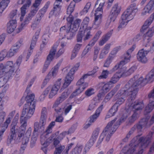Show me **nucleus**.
<instances>
[{
  "label": "nucleus",
  "instance_id": "nucleus-1",
  "mask_svg": "<svg viewBox=\"0 0 154 154\" xmlns=\"http://www.w3.org/2000/svg\"><path fill=\"white\" fill-rule=\"evenodd\" d=\"M138 78V75H136L131 79L124 88L118 91L115 97L117 98L122 96H129L127 100L128 102H131L130 101L135 99L139 85L143 86L150 81L154 80V67L144 79L142 77Z\"/></svg>",
  "mask_w": 154,
  "mask_h": 154
},
{
  "label": "nucleus",
  "instance_id": "nucleus-2",
  "mask_svg": "<svg viewBox=\"0 0 154 154\" xmlns=\"http://www.w3.org/2000/svg\"><path fill=\"white\" fill-rule=\"evenodd\" d=\"M34 95L32 94L26 98L27 103L24 105L20 119L22 124L20 129L21 130L25 131L27 126V120L31 117L34 113L35 107V102L34 101Z\"/></svg>",
  "mask_w": 154,
  "mask_h": 154
},
{
  "label": "nucleus",
  "instance_id": "nucleus-3",
  "mask_svg": "<svg viewBox=\"0 0 154 154\" xmlns=\"http://www.w3.org/2000/svg\"><path fill=\"white\" fill-rule=\"evenodd\" d=\"M153 133V132H151L146 137H140L138 140L139 143L137 145L131 143L129 145L124 147L119 154H132L138 147L140 150L139 151V154H142L143 149L146 148L151 142Z\"/></svg>",
  "mask_w": 154,
  "mask_h": 154
},
{
  "label": "nucleus",
  "instance_id": "nucleus-4",
  "mask_svg": "<svg viewBox=\"0 0 154 154\" xmlns=\"http://www.w3.org/2000/svg\"><path fill=\"white\" fill-rule=\"evenodd\" d=\"M127 118V116H125V117H124L123 116H122L119 120V121H117L115 123L113 126H112L116 121L117 119L116 118H115L114 119L109 123L100 135L97 144H100L105 137H106L105 140L107 142L109 141L110 137L116 131L120 125V123L124 121Z\"/></svg>",
  "mask_w": 154,
  "mask_h": 154
},
{
  "label": "nucleus",
  "instance_id": "nucleus-5",
  "mask_svg": "<svg viewBox=\"0 0 154 154\" xmlns=\"http://www.w3.org/2000/svg\"><path fill=\"white\" fill-rule=\"evenodd\" d=\"M81 21L80 19H77L74 22L73 24L69 23V26L66 29V33L65 35L67 39H72L75 35L76 32L79 27Z\"/></svg>",
  "mask_w": 154,
  "mask_h": 154
},
{
  "label": "nucleus",
  "instance_id": "nucleus-6",
  "mask_svg": "<svg viewBox=\"0 0 154 154\" xmlns=\"http://www.w3.org/2000/svg\"><path fill=\"white\" fill-rule=\"evenodd\" d=\"M137 11L136 4L133 3L131 4L127 8L123 14L121 18L125 19L129 21L132 19L135 15V12Z\"/></svg>",
  "mask_w": 154,
  "mask_h": 154
},
{
  "label": "nucleus",
  "instance_id": "nucleus-7",
  "mask_svg": "<svg viewBox=\"0 0 154 154\" xmlns=\"http://www.w3.org/2000/svg\"><path fill=\"white\" fill-rule=\"evenodd\" d=\"M79 66V63L76 64L73 68L71 69L70 72L67 74L66 77L65 82L63 86V87L64 88H67L70 84L73 79V75L75 72L78 70Z\"/></svg>",
  "mask_w": 154,
  "mask_h": 154
},
{
  "label": "nucleus",
  "instance_id": "nucleus-8",
  "mask_svg": "<svg viewBox=\"0 0 154 154\" xmlns=\"http://www.w3.org/2000/svg\"><path fill=\"white\" fill-rule=\"evenodd\" d=\"M59 42H57L54 45L52 48L51 49L49 53L48 56L46 60L45 61L44 65L48 68L49 66L50 62L54 59V56L55 55L56 52L57 47L59 45Z\"/></svg>",
  "mask_w": 154,
  "mask_h": 154
},
{
  "label": "nucleus",
  "instance_id": "nucleus-9",
  "mask_svg": "<svg viewBox=\"0 0 154 154\" xmlns=\"http://www.w3.org/2000/svg\"><path fill=\"white\" fill-rule=\"evenodd\" d=\"M150 51V50H146L144 48L139 50L137 54V59L138 61L142 63H146L148 59L146 56Z\"/></svg>",
  "mask_w": 154,
  "mask_h": 154
},
{
  "label": "nucleus",
  "instance_id": "nucleus-10",
  "mask_svg": "<svg viewBox=\"0 0 154 154\" xmlns=\"http://www.w3.org/2000/svg\"><path fill=\"white\" fill-rule=\"evenodd\" d=\"M120 10L121 7L119 6L118 3L116 4L113 6L109 16L111 22H113L115 20L119 14Z\"/></svg>",
  "mask_w": 154,
  "mask_h": 154
},
{
  "label": "nucleus",
  "instance_id": "nucleus-11",
  "mask_svg": "<svg viewBox=\"0 0 154 154\" xmlns=\"http://www.w3.org/2000/svg\"><path fill=\"white\" fill-rule=\"evenodd\" d=\"M11 127L9 136H8L7 140V143L8 145L11 143L13 140H14L15 139L16 133L18 131V127L17 126L12 124Z\"/></svg>",
  "mask_w": 154,
  "mask_h": 154
},
{
  "label": "nucleus",
  "instance_id": "nucleus-12",
  "mask_svg": "<svg viewBox=\"0 0 154 154\" xmlns=\"http://www.w3.org/2000/svg\"><path fill=\"white\" fill-rule=\"evenodd\" d=\"M37 12V9H35L34 10H32L28 14L25 18L23 23H22L20 26L18 28L19 32L22 30L25 25L29 23V21L32 19V17L35 15Z\"/></svg>",
  "mask_w": 154,
  "mask_h": 154
},
{
  "label": "nucleus",
  "instance_id": "nucleus-13",
  "mask_svg": "<svg viewBox=\"0 0 154 154\" xmlns=\"http://www.w3.org/2000/svg\"><path fill=\"white\" fill-rule=\"evenodd\" d=\"M22 39H20L7 52V57H10L13 56L18 51V49L22 44Z\"/></svg>",
  "mask_w": 154,
  "mask_h": 154
},
{
  "label": "nucleus",
  "instance_id": "nucleus-14",
  "mask_svg": "<svg viewBox=\"0 0 154 154\" xmlns=\"http://www.w3.org/2000/svg\"><path fill=\"white\" fill-rule=\"evenodd\" d=\"M75 7V2H72L70 3L67 8V14L69 15V16L66 19V20L68 22V23H67V25L68 26L69 23L71 24H73V23H72V22L73 21V19L72 16L71 14L73 11Z\"/></svg>",
  "mask_w": 154,
  "mask_h": 154
},
{
  "label": "nucleus",
  "instance_id": "nucleus-15",
  "mask_svg": "<svg viewBox=\"0 0 154 154\" xmlns=\"http://www.w3.org/2000/svg\"><path fill=\"white\" fill-rule=\"evenodd\" d=\"M15 69H16V66H14L12 61H8L5 66L3 65V71L5 73L9 72L10 74H12V73Z\"/></svg>",
  "mask_w": 154,
  "mask_h": 154
},
{
  "label": "nucleus",
  "instance_id": "nucleus-16",
  "mask_svg": "<svg viewBox=\"0 0 154 154\" xmlns=\"http://www.w3.org/2000/svg\"><path fill=\"white\" fill-rule=\"evenodd\" d=\"M133 111L137 113L138 111L141 110L143 107L144 105L142 101L136 100L131 104Z\"/></svg>",
  "mask_w": 154,
  "mask_h": 154
},
{
  "label": "nucleus",
  "instance_id": "nucleus-17",
  "mask_svg": "<svg viewBox=\"0 0 154 154\" xmlns=\"http://www.w3.org/2000/svg\"><path fill=\"white\" fill-rule=\"evenodd\" d=\"M69 93L68 91H65L61 94V96L57 99L54 104V106H57L63 101L65 100L68 97Z\"/></svg>",
  "mask_w": 154,
  "mask_h": 154
},
{
  "label": "nucleus",
  "instance_id": "nucleus-18",
  "mask_svg": "<svg viewBox=\"0 0 154 154\" xmlns=\"http://www.w3.org/2000/svg\"><path fill=\"white\" fill-rule=\"evenodd\" d=\"M17 26L16 20L15 19L10 20L7 24V31L8 33H11L14 31Z\"/></svg>",
  "mask_w": 154,
  "mask_h": 154
},
{
  "label": "nucleus",
  "instance_id": "nucleus-19",
  "mask_svg": "<svg viewBox=\"0 0 154 154\" xmlns=\"http://www.w3.org/2000/svg\"><path fill=\"white\" fill-rule=\"evenodd\" d=\"M99 88H101L103 91L105 93L109 91L113 86V85L109 82L106 83L100 82L99 83Z\"/></svg>",
  "mask_w": 154,
  "mask_h": 154
},
{
  "label": "nucleus",
  "instance_id": "nucleus-20",
  "mask_svg": "<svg viewBox=\"0 0 154 154\" xmlns=\"http://www.w3.org/2000/svg\"><path fill=\"white\" fill-rule=\"evenodd\" d=\"M102 14L96 13L94 14V20L93 24V26L94 28L98 27L101 22Z\"/></svg>",
  "mask_w": 154,
  "mask_h": 154
},
{
  "label": "nucleus",
  "instance_id": "nucleus-21",
  "mask_svg": "<svg viewBox=\"0 0 154 154\" xmlns=\"http://www.w3.org/2000/svg\"><path fill=\"white\" fill-rule=\"evenodd\" d=\"M103 108V105H101L97 109L95 114L91 116L89 122L91 123L94 122L98 117Z\"/></svg>",
  "mask_w": 154,
  "mask_h": 154
},
{
  "label": "nucleus",
  "instance_id": "nucleus-22",
  "mask_svg": "<svg viewBox=\"0 0 154 154\" xmlns=\"http://www.w3.org/2000/svg\"><path fill=\"white\" fill-rule=\"evenodd\" d=\"M154 33V26L148 29V31L144 35V40L148 42L150 41V37H152Z\"/></svg>",
  "mask_w": 154,
  "mask_h": 154
},
{
  "label": "nucleus",
  "instance_id": "nucleus-23",
  "mask_svg": "<svg viewBox=\"0 0 154 154\" xmlns=\"http://www.w3.org/2000/svg\"><path fill=\"white\" fill-rule=\"evenodd\" d=\"M32 132V128H29L25 134L22 138V144L23 145L27 144L29 140V138L30 137Z\"/></svg>",
  "mask_w": 154,
  "mask_h": 154
},
{
  "label": "nucleus",
  "instance_id": "nucleus-24",
  "mask_svg": "<svg viewBox=\"0 0 154 154\" xmlns=\"http://www.w3.org/2000/svg\"><path fill=\"white\" fill-rule=\"evenodd\" d=\"M124 73V72L120 71L119 72H116L115 74L112 77L111 79L109 82L110 83H112V85L113 84L116 83L119 80L122 75Z\"/></svg>",
  "mask_w": 154,
  "mask_h": 154
},
{
  "label": "nucleus",
  "instance_id": "nucleus-25",
  "mask_svg": "<svg viewBox=\"0 0 154 154\" xmlns=\"http://www.w3.org/2000/svg\"><path fill=\"white\" fill-rule=\"evenodd\" d=\"M113 32V30L111 29L109 32L105 36H103L102 39L99 42V45H103L108 41L110 37L111 36Z\"/></svg>",
  "mask_w": 154,
  "mask_h": 154
},
{
  "label": "nucleus",
  "instance_id": "nucleus-26",
  "mask_svg": "<svg viewBox=\"0 0 154 154\" xmlns=\"http://www.w3.org/2000/svg\"><path fill=\"white\" fill-rule=\"evenodd\" d=\"M34 130L33 132V134L32 138L37 139L38 135V130L39 129V123L38 122H36L34 124Z\"/></svg>",
  "mask_w": 154,
  "mask_h": 154
},
{
  "label": "nucleus",
  "instance_id": "nucleus-27",
  "mask_svg": "<svg viewBox=\"0 0 154 154\" xmlns=\"http://www.w3.org/2000/svg\"><path fill=\"white\" fill-rule=\"evenodd\" d=\"M4 74V76L0 78V83H1V85L2 86L7 82L12 75L9 72L5 73Z\"/></svg>",
  "mask_w": 154,
  "mask_h": 154
},
{
  "label": "nucleus",
  "instance_id": "nucleus-28",
  "mask_svg": "<svg viewBox=\"0 0 154 154\" xmlns=\"http://www.w3.org/2000/svg\"><path fill=\"white\" fill-rule=\"evenodd\" d=\"M118 106L114 104L109 110L108 113L106 116V118H108L114 115L118 110Z\"/></svg>",
  "mask_w": 154,
  "mask_h": 154
},
{
  "label": "nucleus",
  "instance_id": "nucleus-29",
  "mask_svg": "<svg viewBox=\"0 0 154 154\" xmlns=\"http://www.w3.org/2000/svg\"><path fill=\"white\" fill-rule=\"evenodd\" d=\"M154 19L153 18L150 16L149 18L146 20L144 25L140 29L141 31L144 32V30L147 29L148 26L152 23Z\"/></svg>",
  "mask_w": 154,
  "mask_h": 154
},
{
  "label": "nucleus",
  "instance_id": "nucleus-30",
  "mask_svg": "<svg viewBox=\"0 0 154 154\" xmlns=\"http://www.w3.org/2000/svg\"><path fill=\"white\" fill-rule=\"evenodd\" d=\"M60 7H53V9L50 12L49 17L53 15L55 16H58L60 13Z\"/></svg>",
  "mask_w": 154,
  "mask_h": 154
},
{
  "label": "nucleus",
  "instance_id": "nucleus-31",
  "mask_svg": "<svg viewBox=\"0 0 154 154\" xmlns=\"http://www.w3.org/2000/svg\"><path fill=\"white\" fill-rule=\"evenodd\" d=\"M84 36L85 37L83 38L84 41H85L89 39L92 36L91 34L90 29L87 28H85V29H82Z\"/></svg>",
  "mask_w": 154,
  "mask_h": 154
},
{
  "label": "nucleus",
  "instance_id": "nucleus-32",
  "mask_svg": "<svg viewBox=\"0 0 154 154\" xmlns=\"http://www.w3.org/2000/svg\"><path fill=\"white\" fill-rule=\"evenodd\" d=\"M154 108V101L150 102L145 107L144 111L145 115L150 113Z\"/></svg>",
  "mask_w": 154,
  "mask_h": 154
},
{
  "label": "nucleus",
  "instance_id": "nucleus-33",
  "mask_svg": "<svg viewBox=\"0 0 154 154\" xmlns=\"http://www.w3.org/2000/svg\"><path fill=\"white\" fill-rule=\"evenodd\" d=\"M60 65V63H58L54 67V68L49 72L48 75H49V76L51 78L52 76H55L58 71L59 67Z\"/></svg>",
  "mask_w": 154,
  "mask_h": 154
},
{
  "label": "nucleus",
  "instance_id": "nucleus-34",
  "mask_svg": "<svg viewBox=\"0 0 154 154\" xmlns=\"http://www.w3.org/2000/svg\"><path fill=\"white\" fill-rule=\"evenodd\" d=\"M135 48V46L134 45L131 48L128 50L126 53L124 54V60H126L128 59L129 60V62L130 61L131 57V54L134 50Z\"/></svg>",
  "mask_w": 154,
  "mask_h": 154
},
{
  "label": "nucleus",
  "instance_id": "nucleus-35",
  "mask_svg": "<svg viewBox=\"0 0 154 154\" xmlns=\"http://www.w3.org/2000/svg\"><path fill=\"white\" fill-rule=\"evenodd\" d=\"M47 118V117L41 116L39 124V129H41V132L44 130V126L46 123Z\"/></svg>",
  "mask_w": 154,
  "mask_h": 154
},
{
  "label": "nucleus",
  "instance_id": "nucleus-36",
  "mask_svg": "<svg viewBox=\"0 0 154 154\" xmlns=\"http://www.w3.org/2000/svg\"><path fill=\"white\" fill-rule=\"evenodd\" d=\"M66 132H63L62 133L59 134V131H57L53 134V137L61 141L66 135Z\"/></svg>",
  "mask_w": 154,
  "mask_h": 154
},
{
  "label": "nucleus",
  "instance_id": "nucleus-37",
  "mask_svg": "<svg viewBox=\"0 0 154 154\" xmlns=\"http://www.w3.org/2000/svg\"><path fill=\"white\" fill-rule=\"evenodd\" d=\"M39 32H36L35 34L33 36L31 41V45L30 47V49H33L35 46V45L36 42L38 37Z\"/></svg>",
  "mask_w": 154,
  "mask_h": 154
},
{
  "label": "nucleus",
  "instance_id": "nucleus-38",
  "mask_svg": "<svg viewBox=\"0 0 154 154\" xmlns=\"http://www.w3.org/2000/svg\"><path fill=\"white\" fill-rule=\"evenodd\" d=\"M85 76V75H83L82 77L76 83L77 85H79L80 86H82L83 87H85V88L88 86V84L86 82H84V79L86 78Z\"/></svg>",
  "mask_w": 154,
  "mask_h": 154
},
{
  "label": "nucleus",
  "instance_id": "nucleus-39",
  "mask_svg": "<svg viewBox=\"0 0 154 154\" xmlns=\"http://www.w3.org/2000/svg\"><path fill=\"white\" fill-rule=\"evenodd\" d=\"M83 148L82 145H77L72 151V154H80Z\"/></svg>",
  "mask_w": 154,
  "mask_h": 154
},
{
  "label": "nucleus",
  "instance_id": "nucleus-40",
  "mask_svg": "<svg viewBox=\"0 0 154 154\" xmlns=\"http://www.w3.org/2000/svg\"><path fill=\"white\" fill-rule=\"evenodd\" d=\"M137 119V113L134 112L131 116L128 119V125H131Z\"/></svg>",
  "mask_w": 154,
  "mask_h": 154
},
{
  "label": "nucleus",
  "instance_id": "nucleus-41",
  "mask_svg": "<svg viewBox=\"0 0 154 154\" xmlns=\"http://www.w3.org/2000/svg\"><path fill=\"white\" fill-rule=\"evenodd\" d=\"M117 90L114 89L106 96L104 100L106 102L109 101L116 92Z\"/></svg>",
  "mask_w": 154,
  "mask_h": 154
},
{
  "label": "nucleus",
  "instance_id": "nucleus-42",
  "mask_svg": "<svg viewBox=\"0 0 154 154\" xmlns=\"http://www.w3.org/2000/svg\"><path fill=\"white\" fill-rule=\"evenodd\" d=\"M85 87H83L82 86H80L78 89H76L71 95L70 97L71 98H73L74 97L77 96L80 94L85 88Z\"/></svg>",
  "mask_w": 154,
  "mask_h": 154
},
{
  "label": "nucleus",
  "instance_id": "nucleus-43",
  "mask_svg": "<svg viewBox=\"0 0 154 154\" xmlns=\"http://www.w3.org/2000/svg\"><path fill=\"white\" fill-rule=\"evenodd\" d=\"M128 21L129 20L121 18V20H120V24L117 28L118 31H119L122 28L125 27Z\"/></svg>",
  "mask_w": 154,
  "mask_h": 154
},
{
  "label": "nucleus",
  "instance_id": "nucleus-44",
  "mask_svg": "<svg viewBox=\"0 0 154 154\" xmlns=\"http://www.w3.org/2000/svg\"><path fill=\"white\" fill-rule=\"evenodd\" d=\"M51 90L49 95V97L50 98H52L54 96L56 95L59 89L53 86L51 88Z\"/></svg>",
  "mask_w": 154,
  "mask_h": 154
},
{
  "label": "nucleus",
  "instance_id": "nucleus-45",
  "mask_svg": "<svg viewBox=\"0 0 154 154\" xmlns=\"http://www.w3.org/2000/svg\"><path fill=\"white\" fill-rule=\"evenodd\" d=\"M83 32L82 29L80 28L78 33L76 36V40L77 42H82V38L84 36L83 34Z\"/></svg>",
  "mask_w": 154,
  "mask_h": 154
},
{
  "label": "nucleus",
  "instance_id": "nucleus-46",
  "mask_svg": "<svg viewBox=\"0 0 154 154\" xmlns=\"http://www.w3.org/2000/svg\"><path fill=\"white\" fill-rule=\"evenodd\" d=\"M40 141L41 144L45 147H47L49 145V142H47V137L44 135H42L40 137Z\"/></svg>",
  "mask_w": 154,
  "mask_h": 154
},
{
  "label": "nucleus",
  "instance_id": "nucleus-47",
  "mask_svg": "<svg viewBox=\"0 0 154 154\" xmlns=\"http://www.w3.org/2000/svg\"><path fill=\"white\" fill-rule=\"evenodd\" d=\"M42 17L43 16H42L40 14H37L34 23L31 26L33 28V29H34L36 25L40 23Z\"/></svg>",
  "mask_w": 154,
  "mask_h": 154
},
{
  "label": "nucleus",
  "instance_id": "nucleus-48",
  "mask_svg": "<svg viewBox=\"0 0 154 154\" xmlns=\"http://www.w3.org/2000/svg\"><path fill=\"white\" fill-rule=\"evenodd\" d=\"M91 5V3L90 2L87 3L84 9L80 12L81 15H84L87 13L89 9L90 8Z\"/></svg>",
  "mask_w": 154,
  "mask_h": 154
},
{
  "label": "nucleus",
  "instance_id": "nucleus-49",
  "mask_svg": "<svg viewBox=\"0 0 154 154\" xmlns=\"http://www.w3.org/2000/svg\"><path fill=\"white\" fill-rule=\"evenodd\" d=\"M50 4V2H47L43 8L39 11L38 14H40L42 16H43V14L46 11Z\"/></svg>",
  "mask_w": 154,
  "mask_h": 154
},
{
  "label": "nucleus",
  "instance_id": "nucleus-50",
  "mask_svg": "<svg viewBox=\"0 0 154 154\" xmlns=\"http://www.w3.org/2000/svg\"><path fill=\"white\" fill-rule=\"evenodd\" d=\"M120 97L119 96L117 98L115 97L116 98H117L118 100L114 104L116 105V106H118V107L123 103L125 101V100L123 97Z\"/></svg>",
  "mask_w": 154,
  "mask_h": 154
},
{
  "label": "nucleus",
  "instance_id": "nucleus-51",
  "mask_svg": "<svg viewBox=\"0 0 154 154\" xmlns=\"http://www.w3.org/2000/svg\"><path fill=\"white\" fill-rule=\"evenodd\" d=\"M25 133V131L21 130L18 131V137L17 139V140L18 142L20 141L21 140L22 141V138L24 137V134Z\"/></svg>",
  "mask_w": 154,
  "mask_h": 154
},
{
  "label": "nucleus",
  "instance_id": "nucleus-52",
  "mask_svg": "<svg viewBox=\"0 0 154 154\" xmlns=\"http://www.w3.org/2000/svg\"><path fill=\"white\" fill-rule=\"evenodd\" d=\"M55 122H52L49 125L47 128L45 130V132L47 134H49L52 132V128L55 125Z\"/></svg>",
  "mask_w": 154,
  "mask_h": 154
},
{
  "label": "nucleus",
  "instance_id": "nucleus-53",
  "mask_svg": "<svg viewBox=\"0 0 154 154\" xmlns=\"http://www.w3.org/2000/svg\"><path fill=\"white\" fill-rule=\"evenodd\" d=\"M128 62H129V59H128V60H126L124 59L121 61L118 64L121 68L120 71H122V72H124V73L125 72V71H124L123 70H122L123 68H122L123 66Z\"/></svg>",
  "mask_w": 154,
  "mask_h": 154
},
{
  "label": "nucleus",
  "instance_id": "nucleus-54",
  "mask_svg": "<svg viewBox=\"0 0 154 154\" xmlns=\"http://www.w3.org/2000/svg\"><path fill=\"white\" fill-rule=\"evenodd\" d=\"M6 57H7V51L4 50L0 52V61L3 60Z\"/></svg>",
  "mask_w": 154,
  "mask_h": 154
},
{
  "label": "nucleus",
  "instance_id": "nucleus-55",
  "mask_svg": "<svg viewBox=\"0 0 154 154\" xmlns=\"http://www.w3.org/2000/svg\"><path fill=\"white\" fill-rule=\"evenodd\" d=\"M154 4L151 2L150 1L144 8L150 12L151 10L154 8Z\"/></svg>",
  "mask_w": 154,
  "mask_h": 154
},
{
  "label": "nucleus",
  "instance_id": "nucleus-56",
  "mask_svg": "<svg viewBox=\"0 0 154 154\" xmlns=\"http://www.w3.org/2000/svg\"><path fill=\"white\" fill-rule=\"evenodd\" d=\"M30 5L27 4H24L21 8V14L23 16H25L26 13V10L27 7H29Z\"/></svg>",
  "mask_w": 154,
  "mask_h": 154
},
{
  "label": "nucleus",
  "instance_id": "nucleus-57",
  "mask_svg": "<svg viewBox=\"0 0 154 154\" xmlns=\"http://www.w3.org/2000/svg\"><path fill=\"white\" fill-rule=\"evenodd\" d=\"M53 145L56 148L58 147H60V146H63L61 145L60 144V141L54 137L53 138Z\"/></svg>",
  "mask_w": 154,
  "mask_h": 154
},
{
  "label": "nucleus",
  "instance_id": "nucleus-58",
  "mask_svg": "<svg viewBox=\"0 0 154 154\" xmlns=\"http://www.w3.org/2000/svg\"><path fill=\"white\" fill-rule=\"evenodd\" d=\"M64 148L65 147L64 146H60V147L55 148L54 154H60Z\"/></svg>",
  "mask_w": 154,
  "mask_h": 154
},
{
  "label": "nucleus",
  "instance_id": "nucleus-59",
  "mask_svg": "<svg viewBox=\"0 0 154 154\" xmlns=\"http://www.w3.org/2000/svg\"><path fill=\"white\" fill-rule=\"evenodd\" d=\"M149 119V118H148V117L143 118L139 122V123H140L143 127H145L148 123Z\"/></svg>",
  "mask_w": 154,
  "mask_h": 154
},
{
  "label": "nucleus",
  "instance_id": "nucleus-60",
  "mask_svg": "<svg viewBox=\"0 0 154 154\" xmlns=\"http://www.w3.org/2000/svg\"><path fill=\"white\" fill-rule=\"evenodd\" d=\"M42 0H35L34 3L33 4V7H32V10H34L36 8V9H37L38 11V7L40 4Z\"/></svg>",
  "mask_w": 154,
  "mask_h": 154
},
{
  "label": "nucleus",
  "instance_id": "nucleus-61",
  "mask_svg": "<svg viewBox=\"0 0 154 154\" xmlns=\"http://www.w3.org/2000/svg\"><path fill=\"white\" fill-rule=\"evenodd\" d=\"M22 60V58L19 56L17 59L16 63L14 64V66H16V69H17L20 65Z\"/></svg>",
  "mask_w": 154,
  "mask_h": 154
},
{
  "label": "nucleus",
  "instance_id": "nucleus-62",
  "mask_svg": "<svg viewBox=\"0 0 154 154\" xmlns=\"http://www.w3.org/2000/svg\"><path fill=\"white\" fill-rule=\"evenodd\" d=\"M109 74V71L107 70H103L101 75L99 77V79H104L107 78Z\"/></svg>",
  "mask_w": 154,
  "mask_h": 154
},
{
  "label": "nucleus",
  "instance_id": "nucleus-63",
  "mask_svg": "<svg viewBox=\"0 0 154 154\" xmlns=\"http://www.w3.org/2000/svg\"><path fill=\"white\" fill-rule=\"evenodd\" d=\"M94 89L93 88H89L87 89L85 92L86 96L89 97L94 94Z\"/></svg>",
  "mask_w": 154,
  "mask_h": 154
},
{
  "label": "nucleus",
  "instance_id": "nucleus-64",
  "mask_svg": "<svg viewBox=\"0 0 154 154\" xmlns=\"http://www.w3.org/2000/svg\"><path fill=\"white\" fill-rule=\"evenodd\" d=\"M135 129H136L137 128L138 132H141L143 128V127L140 123L139 122L137 124L135 125L134 126Z\"/></svg>",
  "mask_w": 154,
  "mask_h": 154
}]
</instances>
